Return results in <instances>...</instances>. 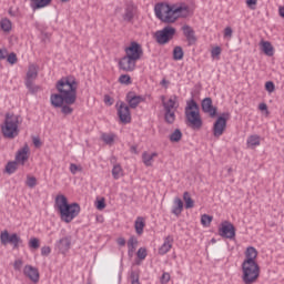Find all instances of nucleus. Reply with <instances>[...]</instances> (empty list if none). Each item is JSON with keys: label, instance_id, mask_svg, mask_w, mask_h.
Returning <instances> with one entry per match:
<instances>
[{"label": "nucleus", "instance_id": "f257e3e1", "mask_svg": "<svg viewBox=\"0 0 284 284\" xmlns=\"http://www.w3.org/2000/svg\"><path fill=\"white\" fill-rule=\"evenodd\" d=\"M79 82L72 77H64L55 83V90L58 93H53L50 97V102L53 108H61L62 114L65 116L72 114L74 109L71 105L77 103V90Z\"/></svg>", "mask_w": 284, "mask_h": 284}, {"label": "nucleus", "instance_id": "f03ea898", "mask_svg": "<svg viewBox=\"0 0 284 284\" xmlns=\"http://www.w3.org/2000/svg\"><path fill=\"white\" fill-rule=\"evenodd\" d=\"M154 12L156 19L162 21V23H176V20L181 17H189L190 7L160 2L155 4Z\"/></svg>", "mask_w": 284, "mask_h": 284}, {"label": "nucleus", "instance_id": "7ed1b4c3", "mask_svg": "<svg viewBox=\"0 0 284 284\" xmlns=\"http://www.w3.org/2000/svg\"><path fill=\"white\" fill-rule=\"evenodd\" d=\"M256 256H258V251L254 246H248L245 251V260L242 263V281L245 284L256 283L261 268L256 263Z\"/></svg>", "mask_w": 284, "mask_h": 284}, {"label": "nucleus", "instance_id": "20e7f679", "mask_svg": "<svg viewBox=\"0 0 284 284\" xmlns=\"http://www.w3.org/2000/svg\"><path fill=\"white\" fill-rule=\"evenodd\" d=\"M55 205L60 212L61 221L64 223H72L81 212L79 203H68L65 195H58L55 197Z\"/></svg>", "mask_w": 284, "mask_h": 284}, {"label": "nucleus", "instance_id": "39448f33", "mask_svg": "<svg viewBox=\"0 0 284 284\" xmlns=\"http://www.w3.org/2000/svg\"><path fill=\"white\" fill-rule=\"evenodd\" d=\"M184 114L187 123H190L193 130H201V128H203V120L201 119L196 101L190 100L186 103Z\"/></svg>", "mask_w": 284, "mask_h": 284}, {"label": "nucleus", "instance_id": "423d86ee", "mask_svg": "<svg viewBox=\"0 0 284 284\" xmlns=\"http://www.w3.org/2000/svg\"><path fill=\"white\" fill-rule=\"evenodd\" d=\"M19 123H21V116L7 113L1 128L3 138L16 139V136H19Z\"/></svg>", "mask_w": 284, "mask_h": 284}, {"label": "nucleus", "instance_id": "0eeeda50", "mask_svg": "<svg viewBox=\"0 0 284 284\" xmlns=\"http://www.w3.org/2000/svg\"><path fill=\"white\" fill-rule=\"evenodd\" d=\"M174 34H176V29L172 26H166L162 30L155 32V41L159 45H165V43H170L174 39Z\"/></svg>", "mask_w": 284, "mask_h": 284}, {"label": "nucleus", "instance_id": "6e6552de", "mask_svg": "<svg viewBox=\"0 0 284 284\" xmlns=\"http://www.w3.org/2000/svg\"><path fill=\"white\" fill-rule=\"evenodd\" d=\"M37 77H39V67L37 64H30L26 78V88L29 89L31 94L37 93L39 90V85L34 84Z\"/></svg>", "mask_w": 284, "mask_h": 284}, {"label": "nucleus", "instance_id": "1a4fd4ad", "mask_svg": "<svg viewBox=\"0 0 284 284\" xmlns=\"http://www.w3.org/2000/svg\"><path fill=\"white\" fill-rule=\"evenodd\" d=\"M229 120L230 112H224L216 119V121L213 124V136H215V139H220V136H223L227 128Z\"/></svg>", "mask_w": 284, "mask_h": 284}, {"label": "nucleus", "instance_id": "9d476101", "mask_svg": "<svg viewBox=\"0 0 284 284\" xmlns=\"http://www.w3.org/2000/svg\"><path fill=\"white\" fill-rule=\"evenodd\" d=\"M125 55L134 59L135 61H141L143 57V47L139 44L136 41H132L129 47L124 49Z\"/></svg>", "mask_w": 284, "mask_h": 284}, {"label": "nucleus", "instance_id": "9b49d317", "mask_svg": "<svg viewBox=\"0 0 284 284\" xmlns=\"http://www.w3.org/2000/svg\"><path fill=\"white\" fill-rule=\"evenodd\" d=\"M0 241L2 245H8V243H10L11 245H13L14 248H18L19 243L23 242L17 233L10 235L8 231H3L0 234Z\"/></svg>", "mask_w": 284, "mask_h": 284}, {"label": "nucleus", "instance_id": "f8f14e48", "mask_svg": "<svg viewBox=\"0 0 284 284\" xmlns=\"http://www.w3.org/2000/svg\"><path fill=\"white\" fill-rule=\"evenodd\" d=\"M219 234L222 239H234L236 236V229L231 222L224 221L221 224Z\"/></svg>", "mask_w": 284, "mask_h": 284}, {"label": "nucleus", "instance_id": "ddd939ff", "mask_svg": "<svg viewBox=\"0 0 284 284\" xmlns=\"http://www.w3.org/2000/svg\"><path fill=\"white\" fill-rule=\"evenodd\" d=\"M136 61L134 58H130L129 55H124L119 61V68L120 70H123V72H134L136 69Z\"/></svg>", "mask_w": 284, "mask_h": 284}, {"label": "nucleus", "instance_id": "4468645a", "mask_svg": "<svg viewBox=\"0 0 284 284\" xmlns=\"http://www.w3.org/2000/svg\"><path fill=\"white\" fill-rule=\"evenodd\" d=\"M118 115L121 123L132 122V114L130 113V106H128V104H125L124 102L120 103V106L118 109Z\"/></svg>", "mask_w": 284, "mask_h": 284}, {"label": "nucleus", "instance_id": "2eb2a0df", "mask_svg": "<svg viewBox=\"0 0 284 284\" xmlns=\"http://www.w3.org/2000/svg\"><path fill=\"white\" fill-rule=\"evenodd\" d=\"M145 101V98L143 95H136V93L130 91L126 94V102L129 103V108H132V110H136L139 108L140 103H143Z\"/></svg>", "mask_w": 284, "mask_h": 284}, {"label": "nucleus", "instance_id": "dca6fc26", "mask_svg": "<svg viewBox=\"0 0 284 284\" xmlns=\"http://www.w3.org/2000/svg\"><path fill=\"white\" fill-rule=\"evenodd\" d=\"M201 105H202V111L205 114H209L211 119H214V116H216V106L212 104V98H204L202 100Z\"/></svg>", "mask_w": 284, "mask_h": 284}, {"label": "nucleus", "instance_id": "f3484780", "mask_svg": "<svg viewBox=\"0 0 284 284\" xmlns=\"http://www.w3.org/2000/svg\"><path fill=\"white\" fill-rule=\"evenodd\" d=\"M23 274L27 278L31 280L32 283H39V270L32 265H26L23 268Z\"/></svg>", "mask_w": 284, "mask_h": 284}, {"label": "nucleus", "instance_id": "a211bd4d", "mask_svg": "<svg viewBox=\"0 0 284 284\" xmlns=\"http://www.w3.org/2000/svg\"><path fill=\"white\" fill-rule=\"evenodd\" d=\"M183 34L189 43V45H195L196 44V34L194 33V29L192 27L184 24L182 27Z\"/></svg>", "mask_w": 284, "mask_h": 284}, {"label": "nucleus", "instance_id": "6ab92c4d", "mask_svg": "<svg viewBox=\"0 0 284 284\" xmlns=\"http://www.w3.org/2000/svg\"><path fill=\"white\" fill-rule=\"evenodd\" d=\"M72 245V237L67 236L62 237L55 243V247L61 252V254H65L70 250V246Z\"/></svg>", "mask_w": 284, "mask_h": 284}, {"label": "nucleus", "instance_id": "aec40b11", "mask_svg": "<svg viewBox=\"0 0 284 284\" xmlns=\"http://www.w3.org/2000/svg\"><path fill=\"white\" fill-rule=\"evenodd\" d=\"M161 99L164 112H176L179 106H176V101L174 99L170 98L169 101H165V95H162Z\"/></svg>", "mask_w": 284, "mask_h": 284}, {"label": "nucleus", "instance_id": "412c9836", "mask_svg": "<svg viewBox=\"0 0 284 284\" xmlns=\"http://www.w3.org/2000/svg\"><path fill=\"white\" fill-rule=\"evenodd\" d=\"M28 152H30V148L26 144L16 155L17 163L24 165L26 161H28Z\"/></svg>", "mask_w": 284, "mask_h": 284}, {"label": "nucleus", "instance_id": "4be33fe9", "mask_svg": "<svg viewBox=\"0 0 284 284\" xmlns=\"http://www.w3.org/2000/svg\"><path fill=\"white\" fill-rule=\"evenodd\" d=\"M172 243H174V240L172 239V236L165 237L164 243L159 248V254H161L162 256L168 254V252L172 250Z\"/></svg>", "mask_w": 284, "mask_h": 284}, {"label": "nucleus", "instance_id": "5701e85b", "mask_svg": "<svg viewBox=\"0 0 284 284\" xmlns=\"http://www.w3.org/2000/svg\"><path fill=\"white\" fill-rule=\"evenodd\" d=\"M173 203L172 214L181 216V212H183V200H181V197H175Z\"/></svg>", "mask_w": 284, "mask_h": 284}, {"label": "nucleus", "instance_id": "b1692460", "mask_svg": "<svg viewBox=\"0 0 284 284\" xmlns=\"http://www.w3.org/2000/svg\"><path fill=\"white\" fill-rule=\"evenodd\" d=\"M32 10H41V8H45L52 3V0H31Z\"/></svg>", "mask_w": 284, "mask_h": 284}, {"label": "nucleus", "instance_id": "393cba45", "mask_svg": "<svg viewBox=\"0 0 284 284\" xmlns=\"http://www.w3.org/2000/svg\"><path fill=\"white\" fill-rule=\"evenodd\" d=\"M155 156H159V153L153 152V153L150 154V153H148V152H144V153L142 154V160H143L144 165H146V168L152 166V161H153V159H154Z\"/></svg>", "mask_w": 284, "mask_h": 284}, {"label": "nucleus", "instance_id": "a878e982", "mask_svg": "<svg viewBox=\"0 0 284 284\" xmlns=\"http://www.w3.org/2000/svg\"><path fill=\"white\" fill-rule=\"evenodd\" d=\"M145 227V220L141 216L136 217L135 223H134V229L136 234H139V236H141V234H143V230Z\"/></svg>", "mask_w": 284, "mask_h": 284}, {"label": "nucleus", "instance_id": "bb28decb", "mask_svg": "<svg viewBox=\"0 0 284 284\" xmlns=\"http://www.w3.org/2000/svg\"><path fill=\"white\" fill-rule=\"evenodd\" d=\"M138 245H139V240L135 236H131L128 241L129 256H132V254H134V251L136 250Z\"/></svg>", "mask_w": 284, "mask_h": 284}, {"label": "nucleus", "instance_id": "cd10ccee", "mask_svg": "<svg viewBox=\"0 0 284 284\" xmlns=\"http://www.w3.org/2000/svg\"><path fill=\"white\" fill-rule=\"evenodd\" d=\"M262 50L266 57H274V47L270 41L262 42Z\"/></svg>", "mask_w": 284, "mask_h": 284}, {"label": "nucleus", "instance_id": "c85d7f7f", "mask_svg": "<svg viewBox=\"0 0 284 284\" xmlns=\"http://www.w3.org/2000/svg\"><path fill=\"white\" fill-rule=\"evenodd\" d=\"M164 121L169 125H173L174 121H176V111H164Z\"/></svg>", "mask_w": 284, "mask_h": 284}, {"label": "nucleus", "instance_id": "c756f323", "mask_svg": "<svg viewBox=\"0 0 284 284\" xmlns=\"http://www.w3.org/2000/svg\"><path fill=\"white\" fill-rule=\"evenodd\" d=\"M181 139H183V132H181V129H175L170 135L171 143H179Z\"/></svg>", "mask_w": 284, "mask_h": 284}, {"label": "nucleus", "instance_id": "7c9ffc66", "mask_svg": "<svg viewBox=\"0 0 284 284\" xmlns=\"http://www.w3.org/2000/svg\"><path fill=\"white\" fill-rule=\"evenodd\" d=\"M183 201L185 203L186 210H192V207H194V200H192L190 192L183 193Z\"/></svg>", "mask_w": 284, "mask_h": 284}, {"label": "nucleus", "instance_id": "2f4dec72", "mask_svg": "<svg viewBox=\"0 0 284 284\" xmlns=\"http://www.w3.org/2000/svg\"><path fill=\"white\" fill-rule=\"evenodd\" d=\"M132 19H134V7H126L123 14V20L130 23Z\"/></svg>", "mask_w": 284, "mask_h": 284}, {"label": "nucleus", "instance_id": "473e14b6", "mask_svg": "<svg viewBox=\"0 0 284 284\" xmlns=\"http://www.w3.org/2000/svg\"><path fill=\"white\" fill-rule=\"evenodd\" d=\"M0 28L3 32H10L12 30V22L10 19L6 18L0 21Z\"/></svg>", "mask_w": 284, "mask_h": 284}, {"label": "nucleus", "instance_id": "72a5a7b5", "mask_svg": "<svg viewBox=\"0 0 284 284\" xmlns=\"http://www.w3.org/2000/svg\"><path fill=\"white\" fill-rule=\"evenodd\" d=\"M183 55H184L183 48L175 47L173 49V59H174V61H181V59H183Z\"/></svg>", "mask_w": 284, "mask_h": 284}, {"label": "nucleus", "instance_id": "f704fd0d", "mask_svg": "<svg viewBox=\"0 0 284 284\" xmlns=\"http://www.w3.org/2000/svg\"><path fill=\"white\" fill-rule=\"evenodd\" d=\"M247 145H251V148H256V145H261V138L258 135H251L247 139Z\"/></svg>", "mask_w": 284, "mask_h": 284}, {"label": "nucleus", "instance_id": "c9c22d12", "mask_svg": "<svg viewBox=\"0 0 284 284\" xmlns=\"http://www.w3.org/2000/svg\"><path fill=\"white\" fill-rule=\"evenodd\" d=\"M114 136L115 135L113 133H103L101 139L106 145H112V143H114Z\"/></svg>", "mask_w": 284, "mask_h": 284}, {"label": "nucleus", "instance_id": "e433bc0d", "mask_svg": "<svg viewBox=\"0 0 284 284\" xmlns=\"http://www.w3.org/2000/svg\"><path fill=\"white\" fill-rule=\"evenodd\" d=\"M122 172H123V169L121 168V165L115 164L113 166V169H112V176H113V179H115V180L121 179Z\"/></svg>", "mask_w": 284, "mask_h": 284}, {"label": "nucleus", "instance_id": "4c0bfd02", "mask_svg": "<svg viewBox=\"0 0 284 284\" xmlns=\"http://www.w3.org/2000/svg\"><path fill=\"white\" fill-rule=\"evenodd\" d=\"M7 174H14L17 172V162H8L6 165Z\"/></svg>", "mask_w": 284, "mask_h": 284}, {"label": "nucleus", "instance_id": "58836bf2", "mask_svg": "<svg viewBox=\"0 0 284 284\" xmlns=\"http://www.w3.org/2000/svg\"><path fill=\"white\" fill-rule=\"evenodd\" d=\"M213 217L207 214H203L201 216V223L204 225V227H210V224L212 223Z\"/></svg>", "mask_w": 284, "mask_h": 284}, {"label": "nucleus", "instance_id": "ea45409f", "mask_svg": "<svg viewBox=\"0 0 284 284\" xmlns=\"http://www.w3.org/2000/svg\"><path fill=\"white\" fill-rule=\"evenodd\" d=\"M119 82L122 83V85H130L132 83V78L128 74H122L119 78Z\"/></svg>", "mask_w": 284, "mask_h": 284}, {"label": "nucleus", "instance_id": "a19ab883", "mask_svg": "<svg viewBox=\"0 0 284 284\" xmlns=\"http://www.w3.org/2000/svg\"><path fill=\"white\" fill-rule=\"evenodd\" d=\"M40 242H39V239H37V237H31L30 240H29V247H30V250H39V247H40Z\"/></svg>", "mask_w": 284, "mask_h": 284}, {"label": "nucleus", "instance_id": "79ce46f5", "mask_svg": "<svg viewBox=\"0 0 284 284\" xmlns=\"http://www.w3.org/2000/svg\"><path fill=\"white\" fill-rule=\"evenodd\" d=\"M136 256L138 258H140V261H145L148 256V250L145 247H140L138 250Z\"/></svg>", "mask_w": 284, "mask_h": 284}, {"label": "nucleus", "instance_id": "37998d69", "mask_svg": "<svg viewBox=\"0 0 284 284\" xmlns=\"http://www.w3.org/2000/svg\"><path fill=\"white\" fill-rule=\"evenodd\" d=\"M221 52H222L221 47H214V48L211 50V57H212V59H219V57H221Z\"/></svg>", "mask_w": 284, "mask_h": 284}, {"label": "nucleus", "instance_id": "c03bdc74", "mask_svg": "<svg viewBox=\"0 0 284 284\" xmlns=\"http://www.w3.org/2000/svg\"><path fill=\"white\" fill-rule=\"evenodd\" d=\"M26 183H27L28 187H36L37 186V178L28 176Z\"/></svg>", "mask_w": 284, "mask_h": 284}, {"label": "nucleus", "instance_id": "a18cd8bd", "mask_svg": "<svg viewBox=\"0 0 284 284\" xmlns=\"http://www.w3.org/2000/svg\"><path fill=\"white\" fill-rule=\"evenodd\" d=\"M265 90H266V92H270V94H272V92H274V90H276V87L274 85V82L267 81L265 83Z\"/></svg>", "mask_w": 284, "mask_h": 284}, {"label": "nucleus", "instance_id": "49530a36", "mask_svg": "<svg viewBox=\"0 0 284 284\" xmlns=\"http://www.w3.org/2000/svg\"><path fill=\"white\" fill-rule=\"evenodd\" d=\"M8 63H10L11 65H14V63H17V53L11 52L8 58H7Z\"/></svg>", "mask_w": 284, "mask_h": 284}, {"label": "nucleus", "instance_id": "de8ad7c7", "mask_svg": "<svg viewBox=\"0 0 284 284\" xmlns=\"http://www.w3.org/2000/svg\"><path fill=\"white\" fill-rule=\"evenodd\" d=\"M23 267V261L22 260H16L13 264V268L16 272H21V268Z\"/></svg>", "mask_w": 284, "mask_h": 284}, {"label": "nucleus", "instance_id": "09e8293b", "mask_svg": "<svg viewBox=\"0 0 284 284\" xmlns=\"http://www.w3.org/2000/svg\"><path fill=\"white\" fill-rule=\"evenodd\" d=\"M81 166L74 164V163H71L70 164V172L71 174H77V172H81Z\"/></svg>", "mask_w": 284, "mask_h": 284}, {"label": "nucleus", "instance_id": "8fccbe9b", "mask_svg": "<svg viewBox=\"0 0 284 284\" xmlns=\"http://www.w3.org/2000/svg\"><path fill=\"white\" fill-rule=\"evenodd\" d=\"M160 282L162 284H166V283H170V273H163L161 278H160Z\"/></svg>", "mask_w": 284, "mask_h": 284}, {"label": "nucleus", "instance_id": "3c124183", "mask_svg": "<svg viewBox=\"0 0 284 284\" xmlns=\"http://www.w3.org/2000/svg\"><path fill=\"white\" fill-rule=\"evenodd\" d=\"M50 252H52V250L50 248V246H43L41 248V254L42 256H49Z\"/></svg>", "mask_w": 284, "mask_h": 284}, {"label": "nucleus", "instance_id": "603ef678", "mask_svg": "<svg viewBox=\"0 0 284 284\" xmlns=\"http://www.w3.org/2000/svg\"><path fill=\"white\" fill-rule=\"evenodd\" d=\"M97 209L98 210H105V200H99L97 203Z\"/></svg>", "mask_w": 284, "mask_h": 284}, {"label": "nucleus", "instance_id": "864d4df0", "mask_svg": "<svg viewBox=\"0 0 284 284\" xmlns=\"http://www.w3.org/2000/svg\"><path fill=\"white\" fill-rule=\"evenodd\" d=\"M232 33H233L232 27H226V28L224 29V37H229V38L231 39Z\"/></svg>", "mask_w": 284, "mask_h": 284}, {"label": "nucleus", "instance_id": "5fc2aeb1", "mask_svg": "<svg viewBox=\"0 0 284 284\" xmlns=\"http://www.w3.org/2000/svg\"><path fill=\"white\" fill-rule=\"evenodd\" d=\"M8 57V50L6 49H0V61H3Z\"/></svg>", "mask_w": 284, "mask_h": 284}, {"label": "nucleus", "instance_id": "6e6d98bb", "mask_svg": "<svg viewBox=\"0 0 284 284\" xmlns=\"http://www.w3.org/2000/svg\"><path fill=\"white\" fill-rule=\"evenodd\" d=\"M257 1L258 0H246V4L248 6V8L254 10V7H252V6H256Z\"/></svg>", "mask_w": 284, "mask_h": 284}, {"label": "nucleus", "instance_id": "4d7b16f0", "mask_svg": "<svg viewBox=\"0 0 284 284\" xmlns=\"http://www.w3.org/2000/svg\"><path fill=\"white\" fill-rule=\"evenodd\" d=\"M32 141H33V145L36 148H41V139L36 136V138L32 139Z\"/></svg>", "mask_w": 284, "mask_h": 284}, {"label": "nucleus", "instance_id": "13d9d810", "mask_svg": "<svg viewBox=\"0 0 284 284\" xmlns=\"http://www.w3.org/2000/svg\"><path fill=\"white\" fill-rule=\"evenodd\" d=\"M118 245H120L121 247H123L125 245V240L123 237H119L116 241Z\"/></svg>", "mask_w": 284, "mask_h": 284}, {"label": "nucleus", "instance_id": "bf43d9fd", "mask_svg": "<svg viewBox=\"0 0 284 284\" xmlns=\"http://www.w3.org/2000/svg\"><path fill=\"white\" fill-rule=\"evenodd\" d=\"M258 109L263 112V111L267 110V104L261 103V104L258 105Z\"/></svg>", "mask_w": 284, "mask_h": 284}, {"label": "nucleus", "instance_id": "052dcab7", "mask_svg": "<svg viewBox=\"0 0 284 284\" xmlns=\"http://www.w3.org/2000/svg\"><path fill=\"white\" fill-rule=\"evenodd\" d=\"M278 14L282 17V19H284V7H280Z\"/></svg>", "mask_w": 284, "mask_h": 284}, {"label": "nucleus", "instance_id": "680f3d73", "mask_svg": "<svg viewBox=\"0 0 284 284\" xmlns=\"http://www.w3.org/2000/svg\"><path fill=\"white\" fill-rule=\"evenodd\" d=\"M111 101H112V99L110 98V95H105V97H104V102H105V103H110V105H112V102H111Z\"/></svg>", "mask_w": 284, "mask_h": 284}, {"label": "nucleus", "instance_id": "e2e57ef3", "mask_svg": "<svg viewBox=\"0 0 284 284\" xmlns=\"http://www.w3.org/2000/svg\"><path fill=\"white\" fill-rule=\"evenodd\" d=\"M160 83H161V85H168V83H170V82H168V80L163 79Z\"/></svg>", "mask_w": 284, "mask_h": 284}, {"label": "nucleus", "instance_id": "0e129e2a", "mask_svg": "<svg viewBox=\"0 0 284 284\" xmlns=\"http://www.w3.org/2000/svg\"><path fill=\"white\" fill-rule=\"evenodd\" d=\"M132 284H141V283L139 282V278H136V280H132Z\"/></svg>", "mask_w": 284, "mask_h": 284}, {"label": "nucleus", "instance_id": "69168bd1", "mask_svg": "<svg viewBox=\"0 0 284 284\" xmlns=\"http://www.w3.org/2000/svg\"><path fill=\"white\" fill-rule=\"evenodd\" d=\"M131 150H132L133 152H136V146H132Z\"/></svg>", "mask_w": 284, "mask_h": 284}, {"label": "nucleus", "instance_id": "338daca9", "mask_svg": "<svg viewBox=\"0 0 284 284\" xmlns=\"http://www.w3.org/2000/svg\"><path fill=\"white\" fill-rule=\"evenodd\" d=\"M63 3H67V1H70V0H61Z\"/></svg>", "mask_w": 284, "mask_h": 284}]
</instances>
